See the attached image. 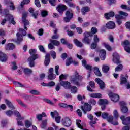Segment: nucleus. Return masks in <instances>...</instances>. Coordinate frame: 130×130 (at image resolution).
<instances>
[{
    "instance_id": "nucleus-38",
    "label": "nucleus",
    "mask_w": 130,
    "mask_h": 130,
    "mask_svg": "<svg viewBox=\"0 0 130 130\" xmlns=\"http://www.w3.org/2000/svg\"><path fill=\"white\" fill-rule=\"evenodd\" d=\"M81 122H82L81 120H76V124L78 127L80 128V129L88 130L87 129H83V125H81Z\"/></svg>"
},
{
    "instance_id": "nucleus-26",
    "label": "nucleus",
    "mask_w": 130,
    "mask_h": 130,
    "mask_svg": "<svg viewBox=\"0 0 130 130\" xmlns=\"http://www.w3.org/2000/svg\"><path fill=\"white\" fill-rule=\"evenodd\" d=\"M106 51L105 50H102L100 51V57L102 60H104L106 57Z\"/></svg>"
},
{
    "instance_id": "nucleus-13",
    "label": "nucleus",
    "mask_w": 130,
    "mask_h": 130,
    "mask_svg": "<svg viewBox=\"0 0 130 130\" xmlns=\"http://www.w3.org/2000/svg\"><path fill=\"white\" fill-rule=\"evenodd\" d=\"M120 105L121 106V111H122L123 113H126V112L128 111V109L127 107H126V103L124 102H120Z\"/></svg>"
},
{
    "instance_id": "nucleus-29",
    "label": "nucleus",
    "mask_w": 130,
    "mask_h": 130,
    "mask_svg": "<svg viewBox=\"0 0 130 130\" xmlns=\"http://www.w3.org/2000/svg\"><path fill=\"white\" fill-rule=\"evenodd\" d=\"M42 117H46V114H45V113L42 112V114L36 115V118L39 120V121H41L42 120Z\"/></svg>"
},
{
    "instance_id": "nucleus-33",
    "label": "nucleus",
    "mask_w": 130,
    "mask_h": 130,
    "mask_svg": "<svg viewBox=\"0 0 130 130\" xmlns=\"http://www.w3.org/2000/svg\"><path fill=\"white\" fill-rule=\"evenodd\" d=\"M5 103L8 105V107H9V108H11V109H15V107L14 105H13V104H12V102H11L10 101L5 100Z\"/></svg>"
},
{
    "instance_id": "nucleus-51",
    "label": "nucleus",
    "mask_w": 130,
    "mask_h": 130,
    "mask_svg": "<svg viewBox=\"0 0 130 130\" xmlns=\"http://www.w3.org/2000/svg\"><path fill=\"white\" fill-rule=\"evenodd\" d=\"M72 62H73V59H72V58H68L66 61V66L67 67H69V66H70Z\"/></svg>"
},
{
    "instance_id": "nucleus-7",
    "label": "nucleus",
    "mask_w": 130,
    "mask_h": 130,
    "mask_svg": "<svg viewBox=\"0 0 130 130\" xmlns=\"http://www.w3.org/2000/svg\"><path fill=\"white\" fill-rule=\"evenodd\" d=\"M51 115L52 118H55L56 122L59 123L60 122V116L58 115L57 111H55L54 112H51Z\"/></svg>"
},
{
    "instance_id": "nucleus-17",
    "label": "nucleus",
    "mask_w": 130,
    "mask_h": 130,
    "mask_svg": "<svg viewBox=\"0 0 130 130\" xmlns=\"http://www.w3.org/2000/svg\"><path fill=\"white\" fill-rule=\"evenodd\" d=\"M123 45H125V47H124V48L127 52H129L130 53V42L128 41V40H125L123 43Z\"/></svg>"
},
{
    "instance_id": "nucleus-14",
    "label": "nucleus",
    "mask_w": 130,
    "mask_h": 130,
    "mask_svg": "<svg viewBox=\"0 0 130 130\" xmlns=\"http://www.w3.org/2000/svg\"><path fill=\"white\" fill-rule=\"evenodd\" d=\"M37 59V57L36 56H35V57H29L28 58V61L29 62V66L30 68H34L35 66V60Z\"/></svg>"
},
{
    "instance_id": "nucleus-50",
    "label": "nucleus",
    "mask_w": 130,
    "mask_h": 130,
    "mask_svg": "<svg viewBox=\"0 0 130 130\" xmlns=\"http://www.w3.org/2000/svg\"><path fill=\"white\" fill-rule=\"evenodd\" d=\"M103 45H104V46H105L106 49H107V50H108L109 51H111V47L109 45L105 43H103Z\"/></svg>"
},
{
    "instance_id": "nucleus-46",
    "label": "nucleus",
    "mask_w": 130,
    "mask_h": 130,
    "mask_svg": "<svg viewBox=\"0 0 130 130\" xmlns=\"http://www.w3.org/2000/svg\"><path fill=\"white\" fill-rule=\"evenodd\" d=\"M25 125L27 127V128H29V127H30V126H31L32 125V122L29 120H26L25 121Z\"/></svg>"
},
{
    "instance_id": "nucleus-31",
    "label": "nucleus",
    "mask_w": 130,
    "mask_h": 130,
    "mask_svg": "<svg viewBox=\"0 0 130 130\" xmlns=\"http://www.w3.org/2000/svg\"><path fill=\"white\" fill-rule=\"evenodd\" d=\"M90 7L88 6L83 7L81 10L82 15H85L86 13H88V12H90Z\"/></svg>"
},
{
    "instance_id": "nucleus-52",
    "label": "nucleus",
    "mask_w": 130,
    "mask_h": 130,
    "mask_svg": "<svg viewBox=\"0 0 130 130\" xmlns=\"http://www.w3.org/2000/svg\"><path fill=\"white\" fill-rule=\"evenodd\" d=\"M42 17H46L48 15V12L46 10H43L41 12Z\"/></svg>"
},
{
    "instance_id": "nucleus-48",
    "label": "nucleus",
    "mask_w": 130,
    "mask_h": 130,
    "mask_svg": "<svg viewBox=\"0 0 130 130\" xmlns=\"http://www.w3.org/2000/svg\"><path fill=\"white\" fill-rule=\"evenodd\" d=\"M123 124L125 125H127L128 124H130V116L127 117L126 118V121H123Z\"/></svg>"
},
{
    "instance_id": "nucleus-41",
    "label": "nucleus",
    "mask_w": 130,
    "mask_h": 130,
    "mask_svg": "<svg viewBox=\"0 0 130 130\" xmlns=\"http://www.w3.org/2000/svg\"><path fill=\"white\" fill-rule=\"evenodd\" d=\"M29 93L31 94V95H40V92L38 90H31L29 91Z\"/></svg>"
},
{
    "instance_id": "nucleus-39",
    "label": "nucleus",
    "mask_w": 130,
    "mask_h": 130,
    "mask_svg": "<svg viewBox=\"0 0 130 130\" xmlns=\"http://www.w3.org/2000/svg\"><path fill=\"white\" fill-rule=\"evenodd\" d=\"M107 103H108L107 100L101 99L99 101V104L100 105H105V104H107Z\"/></svg>"
},
{
    "instance_id": "nucleus-27",
    "label": "nucleus",
    "mask_w": 130,
    "mask_h": 130,
    "mask_svg": "<svg viewBox=\"0 0 130 130\" xmlns=\"http://www.w3.org/2000/svg\"><path fill=\"white\" fill-rule=\"evenodd\" d=\"M109 17L111 18H112V17H114V13L111 11L109 13H107L105 14V18H106L107 20H109L110 19Z\"/></svg>"
},
{
    "instance_id": "nucleus-25",
    "label": "nucleus",
    "mask_w": 130,
    "mask_h": 130,
    "mask_svg": "<svg viewBox=\"0 0 130 130\" xmlns=\"http://www.w3.org/2000/svg\"><path fill=\"white\" fill-rule=\"evenodd\" d=\"M113 116L112 115H110L107 118V121L108 122H110L113 125H118V122L116 121L115 122H113Z\"/></svg>"
},
{
    "instance_id": "nucleus-63",
    "label": "nucleus",
    "mask_w": 130,
    "mask_h": 130,
    "mask_svg": "<svg viewBox=\"0 0 130 130\" xmlns=\"http://www.w3.org/2000/svg\"><path fill=\"white\" fill-rule=\"evenodd\" d=\"M13 111L12 110H8L6 112V115H7V116H11L12 115H13Z\"/></svg>"
},
{
    "instance_id": "nucleus-23",
    "label": "nucleus",
    "mask_w": 130,
    "mask_h": 130,
    "mask_svg": "<svg viewBox=\"0 0 130 130\" xmlns=\"http://www.w3.org/2000/svg\"><path fill=\"white\" fill-rule=\"evenodd\" d=\"M5 49L6 50H13V49H15V45L13 43H8L5 45Z\"/></svg>"
},
{
    "instance_id": "nucleus-55",
    "label": "nucleus",
    "mask_w": 130,
    "mask_h": 130,
    "mask_svg": "<svg viewBox=\"0 0 130 130\" xmlns=\"http://www.w3.org/2000/svg\"><path fill=\"white\" fill-rule=\"evenodd\" d=\"M67 4L70 8H76V5L74 4L72 1H69Z\"/></svg>"
},
{
    "instance_id": "nucleus-56",
    "label": "nucleus",
    "mask_w": 130,
    "mask_h": 130,
    "mask_svg": "<svg viewBox=\"0 0 130 130\" xmlns=\"http://www.w3.org/2000/svg\"><path fill=\"white\" fill-rule=\"evenodd\" d=\"M14 85H16V87H20V88H23V84H22V83L18 82L15 81L14 82Z\"/></svg>"
},
{
    "instance_id": "nucleus-2",
    "label": "nucleus",
    "mask_w": 130,
    "mask_h": 130,
    "mask_svg": "<svg viewBox=\"0 0 130 130\" xmlns=\"http://www.w3.org/2000/svg\"><path fill=\"white\" fill-rule=\"evenodd\" d=\"M82 80H83V77L79 75V73L76 71L74 75L71 77L70 81L72 84L76 85V86H80Z\"/></svg>"
},
{
    "instance_id": "nucleus-64",
    "label": "nucleus",
    "mask_w": 130,
    "mask_h": 130,
    "mask_svg": "<svg viewBox=\"0 0 130 130\" xmlns=\"http://www.w3.org/2000/svg\"><path fill=\"white\" fill-rule=\"evenodd\" d=\"M49 3H50V5L53 7H55L56 5V0H49Z\"/></svg>"
},
{
    "instance_id": "nucleus-35",
    "label": "nucleus",
    "mask_w": 130,
    "mask_h": 130,
    "mask_svg": "<svg viewBox=\"0 0 130 130\" xmlns=\"http://www.w3.org/2000/svg\"><path fill=\"white\" fill-rule=\"evenodd\" d=\"M29 12L32 14V17L35 18V19H36L37 18V16L38 14L37 13H34V9L33 8L31 7L29 9Z\"/></svg>"
},
{
    "instance_id": "nucleus-20",
    "label": "nucleus",
    "mask_w": 130,
    "mask_h": 130,
    "mask_svg": "<svg viewBox=\"0 0 130 130\" xmlns=\"http://www.w3.org/2000/svg\"><path fill=\"white\" fill-rule=\"evenodd\" d=\"M58 105L60 107H62V108H70L71 110L74 109V107L72 105H68L64 103H60L58 104Z\"/></svg>"
},
{
    "instance_id": "nucleus-53",
    "label": "nucleus",
    "mask_w": 130,
    "mask_h": 130,
    "mask_svg": "<svg viewBox=\"0 0 130 130\" xmlns=\"http://www.w3.org/2000/svg\"><path fill=\"white\" fill-rule=\"evenodd\" d=\"M113 114L114 117H115V118H118V112L117 111V110H114L113 112Z\"/></svg>"
},
{
    "instance_id": "nucleus-10",
    "label": "nucleus",
    "mask_w": 130,
    "mask_h": 130,
    "mask_svg": "<svg viewBox=\"0 0 130 130\" xmlns=\"http://www.w3.org/2000/svg\"><path fill=\"white\" fill-rule=\"evenodd\" d=\"M109 96L111 98V101L113 102H117L119 101V95L116 93H113L110 92L109 93Z\"/></svg>"
},
{
    "instance_id": "nucleus-30",
    "label": "nucleus",
    "mask_w": 130,
    "mask_h": 130,
    "mask_svg": "<svg viewBox=\"0 0 130 130\" xmlns=\"http://www.w3.org/2000/svg\"><path fill=\"white\" fill-rule=\"evenodd\" d=\"M30 54H31V56L30 57H35L36 56L37 58H38V56L37 54H36V50L34 49H30L29 51Z\"/></svg>"
},
{
    "instance_id": "nucleus-11",
    "label": "nucleus",
    "mask_w": 130,
    "mask_h": 130,
    "mask_svg": "<svg viewBox=\"0 0 130 130\" xmlns=\"http://www.w3.org/2000/svg\"><path fill=\"white\" fill-rule=\"evenodd\" d=\"M54 73L53 68H51L49 69V71L48 72V79L49 80H54L55 78H56V75Z\"/></svg>"
},
{
    "instance_id": "nucleus-15",
    "label": "nucleus",
    "mask_w": 130,
    "mask_h": 130,
    "mask_svg": "<svg viewBox=\"0 0 130 130\" xmlns=\"http://www.w3.org/2000/svg\"><path fill=\"white\" fill-rule=\"evenodd\" d=\"M62 125L66 127H69V126H71V124H72V122L71 120L69 118H65L62 121Z\"/></svg>"
},
{
    "instance_id": "nucleus-60",
    "label": "nucleus",
    "mask_w": 130,
    "mask_h": 130,
    "mask_svg": "<svg viewBox=\"0 0 130 130\" xmlns=\"http://www.w3.org/2000/svg\"><path fill=\"white\" fill-rule=\"evenodd\" d=\"M19 32L20 33H21V34H22L23 36H25V35H27V32H26V31L23 28H19Z\"/></svg>"
},
{
    "instance_id": "nucleus-6",
    "label": "nucleus",
    "mask_w": 130,
    "mask_h": 130,
    "mask_svg": "<svg viewBox=\"0 0 130 130\" xmlns=\"http://www.w3.org/2000/svg\"><path fill=\"white\" fill-rule=\"evenodd\" d=\"M27 16H28V13L25 12L22 15V22L24 23V28L25 30H28V28H27L26 26H28L30 24V22H29V21L26 19V18H27Z\"/></svg>"
},
{
    "instance_id": "nucleus-34",
    "label": "nucleus",
    "mask_w": 130,
    "mask_h": 130,
    "mask_svg": "<svg viewBox=\"0 0 130 130\" xmlns=\"http://www.w3.org/2000/svg\"><path fill=\"white\" fill-rule=\"evenodd\" d=\"M97 32H98L97 28L93 27L91 29V32H88V33L91 35L92 37H93V35H94V34H96Z\"/></svg>"
},
{
    "instance_id": "nucleus-59",
    "label": "nucleus",
    "mask_w": 130,
    "mask_h": 130,
    "mask_svg": "<svg viewBox=\"0 0 130 130\" xmlns=\"http://www.w3.org/2000/svg\"><path fill=\"white\" fill-rule=\"evenodd\" d=\"M93 40L95 43H98V42L100 41L99 38H98V36H97V35H95L94 36Z\"/></svg>"
},
{
    "instance_id": "nucleus-8",
    "label": "nucleus",
    "mask_w": 130,
    "mask_h": 130,
    "mask_svg": "<svg viewBox=\"0 0 130 130\" xmlns=\"http://www.w3.org/2000/svg\"><path fill=\"white\" fill-rule=\"evenodd\" d=\"M91 109L92 107H91V105L88 104V103H85L84 106H81V110H82L84 114H86L87 113V111H91Z\"/></svg>"
},
{
    "instance_id": "nucleus-18",
    "label": "nucleus",
    "mask_w": 130,
    "mask_h": 130,
    "mask_svg": "<svg viewBox=\"0 0 130 130\" xmlns=\"http://www.w3.org/2000/svg\"><path fill=\"white\" fill-rule=\"evenodd\" d=\"M113 61L114 63H116V64L120 63V61H119V55L117 53H114L113 54Z\"/></svg>"
},
{
    "instance_id": "nucleus-37",
    "label": "nucleus",
    "mask_w": 130,
    "mask_h": 130,
    "mask_svg": "<svg viewBox=\"0 0 130 130\" xmlns=\"http://www.w3.org/2000/svg\"><path fill=\"white\" fill-rule=\"evenodd\" d=\"M74 42L75 44L78 46V47H83V43H82L81 42H79L78 39H75L74 40Z\"/></svg>"
},
{
    "instance_id": "nucleus-62",
    "label": "nucleus",
    "mask_w": 130,
    "mask_h": 130,
    "mask_svg": "<svg viewBox=\"0 0 130 130\" xmlns=\"http://www.w3.org/2000/svg\"><path fill=\"white\" fill-rule=\"evenodd\" d=\"M51 53L52 57H53V59H55L56 58V53H55L54 51H51Z\"/></svg>"
},
{
    "instance_id": "nucleus-24",
    "label": "nucleus",
    "mask_w": 130,
    "mask_h": 130,
    "mask_svg": "<svg viewBox=\"0 0 130 130\" xmlns=\"http://www.w3.org/2000/svg\"><path fill=\"white\" fill-rule=\"evenodd\" d=\"M50 62V54H46L45 58L44 64L45 66H48Z\"/></svg>"
},
{
    "instance_id": "nucleus-22",
    "label": "nucleus",
    "mask_w": 130,
    "mask_h": 130,
    "mask_svg": "<svg viewBox=\"0 0 130 130\" xmlns=\"http://www.w3.org/2000/svg\"><path fill=\"white\" fill-rule=\"evenodd\" d=\"M106 27L107 29H114V28H115V23L113 21L108 22L106 24Z\"/></svg>"
},
{
    "instance_id": "nucleus-45",
    "label": "nucleus",
    "mask_w": 130,
    "mask_h": 130,
    "mask_svg": "<svg viewBox=\"0 0 130 130\" xmlns=\"http://www.w3.org/2000/svg\"><path fill=\"white\" fill-rule=\"evenodd\" d=\"M50 42L52 44H53V45H55L56 46H58L60 43L59 41L54 40H51Z\"/></svg>"
},
{
    "instance_id": "nucleus-9",
    "label": "nucleus",
    "mask_w": 130,
    "mask_h": 130,
    "mask_svg": "<svg viewBox=\"0 0 130 130\" xmlns=\"http://www.w3.org/2000/svg\"><path fill=\"white\" fill-rule=\"evenodd\" d=\"M127 79H128V76L126 74L125 76L123 75H121L120 79V85H126L128 83Z\"/></svg>"
},
{
    "instance_id": "nucleus-5",
    "label": "nucleus",
    "mask_w": 130,
    "mask_h": 130,
    "mask_svg": "<svg viewBox=\"0 0 130 130\" xmlns=\"http://www.w3.org/2000/svg\"><path fill=\"white\" fill-rule=\"evenodd\" d=\"M65 15L66 17L63 18V20L66 23H69L73 19V17H74V14L72 10L67 11Z\"/></svg>"
},
{
    "instance_id": "nucleus-44",
    "label": "nucleus",
    "mask_w": 130,
    "mask_h": 130,
    "mask_svg": "<svg viewBox=\"0 0 130 130\" xmlns=\"http://www.w3.org/2000/svg\"><path fill=\"white\" fill-rule=\"evenodd\" d=\"M16 36L17 38V41H19V42L23 41V36L20 34V33H17Z\"/></svg>"
},
{
    "instance_id": "nucleus-58",
    "label": "nucleus",
    "mask_w": 130,
    "mask_h": 130,
    "mask_svg": "<svg viewBox=\"0 0 130 130\" xmlns=\"http://www.w3.org/2000/svg\"><path fill=\"white\" fill-rule=\"evenodd\" d=\"M39 49L40 51H41V52H43V53H45V49H44V47H43V46L42 45H39Z\"/></svg>"
},
{
    "instance_id": "nucleus-49",
    "label": "nucleus",
    "mask_w": 130,
    "mask_h": 130,
    "mask_svg": "<svg viewBox=\"0 0 130 130\" xmlns=\"http://www.w3.org/2000/svg\"><path fill=\"white\" fill-rule=\"evenodd\" d=\"M9 5H10L9 6L10 9L12 10V11H14V10H15V9H16V7H15V5H14V2L10 1L9 2Z\"/></svg>"
},
{
    "instance_id": "nucleus-12",
    "label": "nucleus",
    "mask_w": 130,
    "mask_h": 130,
    "mask_svg": "<svg viewBox=\"0 0 130 130\" xmlns=\"http://www.w3.org/2000/svg\"><path fill=\"white\" fill-rule=\"evenodd\" d=\"M67 7L66 5H62V4H59L56 7L57 11H58L59 14H63V11H66L67 10Z\"/></svg>"
},
{
    "instance_id": "nucleus-1",
    "label": "nucleus",
    "mask_w": 130,
    "mask_h": 130,
    "mask_svg": "<svg viewBox=\"0 0 130 130\" xmlns=\"http://www.w3.org/2000/svg\"><path fill=\"white\" fill-rule=\"evenodd\" d=\"M2 9H3V7L0 4V14H1L2 16L5 15V17L7 18V20L6 18L3 19L1 22V25L4 26V25L7 23V21H9V23H11L13 25H15L16 24V21L14 20V17L12 15L9 14V10L5 9L3 12Z\"/></svg>"
},
{
    "instance_id": "nucleus-19",
    "label": "nucleus",
    "mask_w": 130,
    "mask_h": 130,
    "mask_svg": "<svg viewBox=\"0 0 130 130\" xmlns=\"http://www.w3.org/2000/svg\"><path fill=\"white\" fill-rule=\"evenodd\" d=\"M95 81L100 86V89L102 90L105 88V83H104V82L101 79H100V78H97L95 79Z\"/></svg>"
},
{
    "instance_id": "nucleus-61",
    "label": "nucleus",
    "mask_w": 130,
    "mask_h": 130,
    "mask_svg": "<svg viewBox=\"0 0 130 130\" xmlns=\"http://www.w3.org/2000/svg\"><path fill=\"white\" fill-rule=\"evenodd\" d=\"M102 118L104 119H106L108 117V113H103L101 115Z\"/></svg>"
},
{
    "instance_id": "nucleus-21",
    "label": "nucleus",
    "mask_w": 130,
    "mask_h": 130,
    "mask_svg": "<svg viewBox=\"0 0 130 130\" xmlns=\"http://www.w3.org/2000/svg\"><path fill=\"white\" fill-rule=\"evenodd\" d=\"M0 60L2 62H6L8 60V56L0 51Z\"/></svg>"
},
{
    "instance_id": "nucleus-3",
    "label": "nucleus",
    "mask_w": 130,
    "mask_h": 130,
    "mask_svg": "<svg viewBox=\"0 0 130 130\" xmlns=\"http://www.w3.org/2000/svg\"><path fill=\"white\" fill-rule=\"evenodd\" d=\"M84 39L82 40V42L84 43H86V44H90L91 41L93 38H92V35L89 34V32H85L83 34Z\"/></svg>"
},
{
    "instance_id": "nucleus-47",
    "label": "nucleus",
    "mask_w": 130,
    "mask_h": 130,
    "mask_svg": "<svg viewBox=\"0 0 130 130\" xmlns=\"http://www.w3.org/2000/svg\"><path fill=\"white\" fill-rule=\"evenodd\" d=\"M46 124H47V120H44L42 121V124L41 125V128H45L46 127Z\"/></svg>"
},
{
    "instance_id": "nucleus-57",
    "label": "nucleus",
    "mask_w": 130,
    "mask_h": 130,
    "mask_svg": "<svg viewBox=\"0 0 130 130\" xmlns=\"http://www.w3.org/2000/svg\"><path fill=\"white\" fill-rule=\"evenodd\" d=\"M89 103L91 104V105H95V104H97V101L94 99H91L89 100Z\"/></svg>"
},
{
    "instance_id": "nucleus-36",
    "label": "nucleus",
    "mask_w": 130,
    "mask_h": 130,
    "mask_svg": "<svg viewBox=\"0 0 130 130\" xmlns=\"http://www.w3.org/2000/svg\"><path fill=\"white\" fill-rule=\"evenodd\" d=\"M102 71L105 74H107L109 71V67L107 65H103Z\"/></svg>"
},
{
    "instance_id": "nucleus-16",
    "label": "nucleus",
    "mask_w": 130,
    "mask_h": 130,
    "mask_svg": "<svg viewBox=\"0 0 130 130\" xmlns=\"http://www.w3.org/2000/svg\"><path fill=\"white\" fill-rule=\"evenodd\" d=\"M60 85L61 86H62L64 89L69 90V89H71V83L68 81H62L60 82Z\"/></svg>"
},
{
    "instance_id": "nucleus-32",
    "label": "nucleus",
    "mask_w": 130,
    "mask_h": 130,
    "mask_svg": "<svg viewBox=\"0 0 130 130\" xmlns=\"http://www.w3.org/2000/svg\"><path fill=\"white\" fill-rule=\"evenodd\" d=\"M93 72L94 74H95L96 76H98V77H101V72H100V71L99 70V68L98 67H94Z\"/></svg>"
},
{
    "instance_id": "nucleus-54",
    "label": "nucleus",
    "mask_w": 130,
    "mask_h": 130,
    "mask_svg": "<svg viewBox=\"0 0 130 130\" xmlns=\"http://www.w3.org/2000/svg\"><path fill=\"white\" fill-rule=\"evenodd\" d=\"M71 93H76L78 91V88L76 86L70 87Z\"/></svg>"
},
{
    "instance_id": "nucleus-43",
    "label": "nucleus",
    "mask_w": 130,
    "mask_h": 130,
    "mask_svg": "<svg viewBox=\"0 0 130 130\" xmlns=\"http://www.w3.org/2000/svg\"><path fill=\"white\" fill-rule=\"evenodd\" d=\"M122 69H123V66L121 64H119L115 69V72H120V71L122 70Z\"/></svg>"
},
{
    "instance_id": "nucleus-42",
    "label": "nucleus",
    "mask_w": 130,
    "mask_h": 130,
    "mask_svg": "<svg viewBox=\"0 0 130 130\" xmlns=\"http://www.w3.org/2000/svg\"><path fill=\"white\" fill-rule=\"evenodd\" d=\"M33 71H32V70L29 69V68H25L24 70V72L25 73V75H30L31 74H32V72Z\"/></svg>"
},
{
    "instance_id": "nucleus-4",
    "label": "nucleus",
    "mask_w": 130,
    "mask_h": 130,
    "mask_svg": "<svg viewBox=\"0 0 130 130\" xmlns=\"http://www.w3.org/2000/svg\"><path fill=\"white\" fill-rule=\"evenodd\" d=\"M122 16H124L125 17H127L128 16V14L125 12L120 11L119 12V14L115 16L116 19H117V23L118 25H121V19H122Z\"/></svg>"
},
{
    "instance_id": "nucleus-28",
    "label": "nucleus",
    "mask_w": 130,
    "mask_h": 130,
    "mask_svg": "<svg viewBox=\"0 0 130 130\" xmlns=\"http://www.w3.org/2000/svg\"><path fill=\"white\" fill-rule=\"evenodd\" d=\"M16 101L20 106L24 107V108H28V105L24 103L20 99H16Z\"/></svg>"
},
{
    "instance_id": "nucleus-40",
    "label": "nucleus",
    "mask_w": 130,
    "mask_h": 130,
    "mask_svg": "<svg viewBox=\"0 0 130 130\" xmlns=\"http://www.w3.org/2000/svg\"><path fill=\"white\" fill-rule=\"evenodd\" d=\"M30 1L31 0H23L20 4V6L21 8H23L24 6H25V5H28V4L30 3Z\"/></svg>"
}]
</instances>
